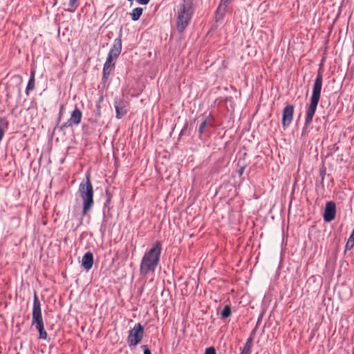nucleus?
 <instances>
[{"label": "nucleus", "instance_id": "nucleus-1", "mask_svg": "<svg viewBox=\"0 0 354 354\" xmlns=\"http://www.w3.org/2000/svg\"><path fill=\"white\" fill-rule=\"evenodd\" d=\"M161 250L160 242L156 241L154 245L144 254L140 266L141 275L146 276L155 272L160 261Z\"/></svg>", "mask_w": 354, "mask_h": 354}, {"label": "nucleus", "instance_id": "nucleus-2", "mask_svg": "<svg viewBox=\"0 0 354 354\" xmlns=\"http://www.w3.org/2000/svg\"><path fill=\"white\" fill-rule=\"evenodd\" d=\"M322 81L323 76L320 71H319L317 77L315 80L312 96L310 98V104L306 111V115L305 118V124L303 128V132L307 129L308 126L311 124L313 121V116L315 113L320 96H321V91L322 87Z\"/></svg>", "mask_w": 354, "mask_h": 354}, {"label": "nucleus", "instance_id": "nucleus-3", "mask_svg": "<svg viewBox=\"0 0 354 354\" xmlns=\"http://www.w3.org/2000/svg\"><path fill=\"white\" fill-rule=\"evenodd\" d=\"M194 0H182L178 6L176 28L183 32L189 25L194 15L193 3Z\"/></svg>", "mask_w": 354, "mask_h": 354}, {"label": "nucleus", "instance_id": "nucleus-4", "mask_svg": "<svg viewBox=\"0 0 354 354\" xmlns=\"http://www.w3.org/2000/svg\"><path fill=\"white\" fill-rule=\"evenodd\" d=\"M86 183H81L78 189V194L83 203V215H86L91 209L93 205L94 192L93 185L88 175L86 176Z\"/></svg>", "mask_w": 354, "mask_h": 354}, {"label": "nucleus", "instance_id": "nucleus-5", "mask_svg": "<svg viewBox=\"0 0 354 354\" xmlns=\"http://www.w3.org/2000/svg\"><path fill=\"white\" fill-rule=\"evenodd\" d=\"M144 336V328L142 326L138 323L129 331L127 343L130 347H134L138 345Z\"/></svg>", "mask_w": 354, "mask_h": 354}, {"label": "nucleus", "instance_id": "nucleus-6", "mask_svg": "<svg viewBox=\"0 0 354 354\" xmlns=\"http://www.w3.org/2000/svg\"><path fill=\"white\" fill-rule=\"evenodd\" d=\"M43 323L44 322L41 315L40 302L38 299L36 292H35L32 307V325L35 326Z\"/></svg>", "mask_w": 354, "mask_h": 354}, {"label": "nucleus", "instance_id": "nucleus-7", "mask_svg": "<svg viewBox=\"0 0 354 354\" xmlns=\"http://www.w3.org/2000/svg\"><path fill=\"white\" fill-rule=\"evenodd\" d=\"M82 117V114L81 111L79 109L76 108L71 113V117L67 120V122L62 124L61 129H64L68 127H71L74 125H78L81 122Z\"/></svg>", "mask_w": 354, "mask_h": 354}, {"label": "nucleus", "instance_id": "nucleus-8", "mask_svg": "<svg viewBox=\"0 0 354 354\" xmlns=\"http://www.w3.org/2000/svg\"><path fill=\"white\" fill-rule=\"evenodd\" d=\"M116 118L120 119L128 111L129 103L122 98H116L114 102Z\"/></svg>", "mask_w": 354, "mask_h": 354}, {"label": "nucleus", "instance_id": "nucleus-9", "mask_svg": "<svg viewBox=\"0 0 354 354\" xmlns=\"http://www.w3.org/2000/svg\"><path fill=\"white\" fill-rule=\"evenodd\" d=\"M336 215V206L335 203L333 201L327 202L325 206V209L323 218L325 222H330L335 218Z\"/></svg>", "mask_w": 354, "mask_h": 354}, {"label": "nucleus", "instance_id": "nucleus-10", "mask_svg": "<svg viewBox=\"0 0 354 354\" xmlns=\"http://www.w3.org/2000/svg\"><path fill=\"white\" fill-rule=\"evenodd\" d=\"M294 114V106L291 104L287 105L282 113V125L283 128L288 127L292 120Z\"/></svg>", "mask_w": 354, "mask_h": 354}, {"label": "nucleus", "instance_id": "nucleus-11", "mask_svg": "<svg viewBox=\"0 0 354 354\" xmlns=\"http://www.w3.org/2000/svg\"><path fill=\"white\" fill-rule=\"evenodd\" d=\"M122 50V39L120 36L113 41V46L109 52L108 57L111 59H116Z\"/></svg>", "mask_w": 354, "mask_h": 354}, {"label": "nucleus", "instance_id": "nucleus-12", "mask_svg": "<svg viewBox=\"0 0 354 354\" xmlns=\"http://www.w3.org/2000/svg\"><path fill=\"white\" fill-rule=\"evenodd\" d=\"M93 265V255L91 252H86L82 257V266L88 271Z\"/></svg>", "mask_w": 354, "mask_h": 354}, {"label": "nucleus", "instance_id": "nucleus-13", "mask_svg": "<svg viewBox=\"0 0 354 354\" xmlns=\"http://www.w3.org/2000/svg\"><path fill=\"white\" fill-rule=\"evenodd\" d=\"M113 61V59L107 57L105 64H104L102 79L104 81H106L108 79V77L112 70V68L114 66V64L112 63Z\"/></svg>", "mask_w": 354, "mask_h": 354}, {"label": "nucleus", "instance_id": "nucleus-14", "mask_svg": "<svg viewBox=\"0 0 354 354\" xmlns=\"http://www.w3.org/2000/svg\"><path fill=\"white\" fill-rule=\"evenodd\" d=\"M232 0H221L219 4L216 14V18L217 20L221 19L225 12L227 5L231 2Z\"/></svg>", "mask_w": 354, "mask_h": 354}, {"label": "nucleus", "instance_id": "nucleus-15", "mask_svg": "<svg viewBox=\"0 0 354 354\" xmlns=\"http://www.w3.org/2000/svg\"><path fill=\"white\" fill-rule=\"evenodd\" d=\"M143 12V8L140 7L136 8L133 9L132 12H131L130 15L131 17V19L133 21H138Z\"/></svg>", "mask_w": 354, "mask_h": 354}, {"label": "nucleus", "instance_id": "nucleus-16", "mask_svg": "<svg viewBox=\"0 0 354 354\" xmlns=\"http://www.w3.org/2000/svg\"><path fill=\"white\" fill-rule=\"evenodd\" d=\"M36 329L39 331V338L43 339H46L47 338V333L44 329V325L43 324L35 325Z\"/></svg>", "mask_w": 354, "mask_h": 354}, {"label": "nucleus", "instance_id": "nucleus-17", "mask_svg": "<svg viewBox=\"0 0 354 354\" xmlns=\"http://www.w3.org/2000/svg\"><path fill=\"white\" fill-rule=\"evenodd\" d=\"M35 87V71H32L31 72V76L28 81V85L26 86V93H28L29 91H32Z\"/></svg>", "mask_w": 354, "mask_h": 354}, {"label": "nucleus", "instance_id": "nucleus-18", "mask_svg": "<svg viewBox=\"0 0 354 354\" xmlns=\"http://www.w3.org/2000/svg\"><path fill=\"white\" fill-rule=\"evenodd\" d=\"M354 246V229L353 230L350 237L348 238L347 243L346 244V248L347 250H351Z\"/></svg>", "mask_w": 354, "mask_h": 354}, {"label": "nucleus", "instance_id": "nucleus-19", "mask_svg": "<svg viewBox=\"0 0 354 354\" xmlns=\"http://www.w3.org/2000/svg\"><path fill=\"white\" fill-rule=\"evenodd\" d=\"M78 0H69L68 6L69 8L67 9V10L73 12L75 10V9L77 8V2Z\"/></svg>", "mask_w": 354, "mask_h": 354}, {"label": "nucleus", "instance_id": "nucleus-20", "mask_svg": "<svg viewBox=\"0 0 354 354\" xmlns=\"http://www.w3.org/2000/svg\"><path fill=\"white\" fill-rule=\"evenodd\" d=\"M231 315V308L229 306H226L224 307L223 310L221 312V316L223 318H227Z\"/></svg>", "mask_w": 354, "mask_h": 354}, {"label": "nucleus", "instance_id": "nucleus-21", "mask_svg": "<svg viewBox=\"0 0 354 354\" xmlns=\"http://www.w3.org/2000/svg\"><path fill=\"white\" fill-rule=\"evenodd\" d=\"M207 125V120H205L201 122V124L199 126L198 132L200 134H202L204 131L205 128Z\"/></svg>", "mask_w": 354, "mask_h": 354}, {"label": "nucleus", "instance_id": "nucleus-22", "mask_svg": "<svg viewBox=\"0 0 354 354\" xmlns=\"http://www.w3.org/2000/svg\"><path fill=\"white\" fill-rule=\"evenodd\" d=\"M252 342V338L250 337L247 339L246 343L245 344V354H248L249 347Z\"/></svg>", "mask_w": 354, "mask_h": 354}, {"label": "nucleus", "instance_id": "nucleus-23", "mask_svg": "<svg viewBox=\"0 0 354 354\" xmlns=\"http://www.w3.org/2000/svg\"><path fill=\"white\" fill-rule=\"evenodd\" d=\"M205 354H216V350L214 347H209L205 350Z\"/></svg>", "mask_w": 354, "mask_h": 354}, {"label": "nucleus", "instance_id": "nucleus-24", "mask_svg": "<svg viewBox=\"0 0 354 354\" xmlns=\"http://www.w3.org/2000/svg\"><path fill=\"white\" fill-rule=\"evenodd\" d=\"M142 348L143 349L144 354H151V351L147 345H142Z\"/></svg>", "mask_w": 354, "mask_h": 354}, {"label": "nucleus", "instance_id": "nucleus-25", "mask_svg": "<svg viewBox=\"0 0 354 354\" xmlns=\"http://www.w3.org/2000/svg\"><path fill=\"white\" fill-rule=\"evenodd\" d=\"M150 0H137V2L142 5H147Z\"/></svg>", "mask_w": 354, "mask_h": 354}, {"label": "nucleus", "instance_id": "nucleus-26", "mask_svg": "<svg viewBox=\"0 0 354 354\" xmlns=\"http://www.w3.org/2000/svg\"><path fill=\"white\" fill-rule=\"evenodd\" d=\"M106 195L107 196V203H109L111 196L107 189L106 190Z\"/></svg>", "mask_w": 354, "mask_h": 354}, {"label": "nucleus", "instance_id": "nucleus-27", "mask_svg": "<svg viewBox=\"0 0 354 354\" xmlns=\"http://www.w3.org/2000/svg\"><path fill=\"white\" fill-rule=\"evenodd\" d=\"M243 173V167H240V168L239 169V174L240 176H241Z\"/></svg>", "mask_w": 354, "mask_h": 354}, {"label": "nucleus", "instance_id": "nucleus-28", "mask_svg": "<svg viewBox=\"0 0 354 354\" xmlns=\"http://www.w3.org/2000/svg\"><path fill=\"white\" fill-rule=\"evenodd\" d=\"M240 354H243V349L241 351Z\"/></svg>", "mask_w": 354, "mask_h": 354}]
</instances>
